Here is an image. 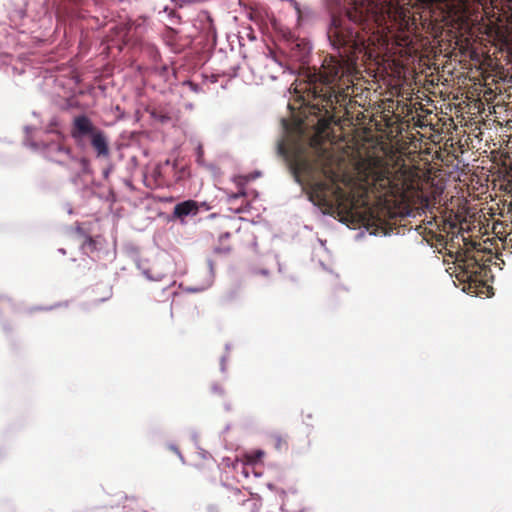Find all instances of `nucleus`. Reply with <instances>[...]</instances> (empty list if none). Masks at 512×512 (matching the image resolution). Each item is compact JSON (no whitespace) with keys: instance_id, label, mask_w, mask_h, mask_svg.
<instances>
[{"instance_id":"1","label":"nucleus","mask_w":512,"mask_h":512,"mask_svg":"<svg viewBox=\"0 0 512 512\" xmlns=\"http://www.w3.org/2000/svg\"><path fill=\"white\" fill-rule=\"evenodd\" d=\"M70 136L78 148L85 149L90 144L97 158L104 159L110 156L107 134L96 126L87 114L80 113L73 117Z\"/></svg>"},{"instance_id":"13","label":"nucleus","mask_w":512,"mask_h":512,"mask_svg":"<svg viewBox=\"0 0 512 512\" xmlns=\"http://www.w3.org/2000/svg\"><path fill=\"white\" fill-rule=\"evenodd\" d=\"M45 141H35L31 139L30 136H25V139L23 141V144L33 150L34 152H37L43 156V146Z\"/></svg>"},{"instance_id":"56","label":"nucleus","mask_w":512,"mask_h":512,"mask_svg":"<svg viewBox=\"0 0 512 512\" xmlns=\"http://www.w3.org/2000/svg\"><path fill=\"white\" fill-rule=\"evenodd\" d=\"M225 349H226V350H229V349H230V344H226V345H225Z\"/></svg>"},{"instance_id":"12","label":"nucleus","mask_w":512,"mask_h":512,"mask_svg":"<svg viewBox=\"0 0 512 512\" xmlns=\"http://www.w3.org/2000/svg\"><path fill=\"white\" fill-rule=\"evenodd\" d=\"M45 141H35L31 139L30 136H25V139L23 141V144L33 150L34 152H37L43 156V146Z\"/></svg>"},{"instance_id":"5","label":"nucleus","mask_w":512,"mask_h":512,"mask_svg":"<svg viewBox=\"0 0 512 512\" xmlns=\"http://www.w3.org/2000/svg\"><path fill=\"white\" fill-rule=\"evenodd\" d=\"M201 208L205 211L209 210L206 202H198L192 199L181 201L174 206L172 214L168 216V221L179 220L181 224H185V218L196 216Z\"/></svg>"},{"instance_id":"20","label":"nucleus","mask_w":512,"mask_h":512,"mask_svg":"<svg viewBox=\"0 0 512 512\" xmlns=\"http://www.w3.org/2000/svg\"><path fill=\"white\" fill-rule=\"evenodd\" d=\"M264 455L265 452L262 449H256L248 455V461L255 464L259 462L264 457Z\"/></svg>"},{"instance_id":"39","label":"nucleus","mask_w":512,"mask_h":512,"mask_svg":"<svg viewBox=\"0 0 512 512\" xmlns=\"http://www.w3.org/2000/svg\"><path fill=\"white\" fill-rule=\"evenodd\" d=\"M64 208L66 209L68 214L72 215L74 213L73 207L70 203H65Z\"/></svg>"},{"instance_id":"46","label":"nucleus","mask_w":512,"mask_h":512,"mask_svg":"<svg viewBox=\"0 0 512 512\" xmlns=\"http://www.w3.org/2000/svg\"><path fill=\"white\" fill-rule=\"evenodd\" d=\"M58 252L65 255L66 254V250L64 248H59L58 249Z\"/></svg>"},{"instance_id":"16","label":"nucleus","mask_w":512,"mask_h":512,"mask_svg":"<svg viewBox=\"0 0 512 512\" xmlns=\"http://www.w3.org/2000/svg\"><path fill=\"white\" fill-rule=\"evenodd\" d=\"M150 116L152 119L160 122L161 124H167L172 119L169 113L158 109H152L150 111Z\"/></svg>"},{"instance_id":"4","label":"nucleus","mask_w":512,"mask_h":512,"mask_svg":"<svg viewBox=\"0 0 512 512\" xmlns=\"http://www.w3.org/2000/svg\"><path fill=\"white\" fill-rule=\"evenodd\" d=\"M65 140H56L45 142L43 146V157L55 162L59 165H63V157L69 159H75V155L69 146L64 144Z\"/></svg>"},{"instance_id":"28","label":"nucleus","mask_w":512,"mask_h":512,"mask_svg":"<svg viewBox=\"0 0 512 512\" xmlns=\"http://www.w3.org/2000/svg\"><path fill=\"white\" fill-rule=\"evenodd\" d=\"M169 71H170V68L167 64H163L161 65L159 68H158V74L161 76V77H167L168 74H169Z\"/></svg>"},{"instance_id":"22","label":"nucleus","mask_w":512,"mask_h":512,"mask_svg":"<svg viewBox=\"0 0 512 512\" xmlns=\"http://www.w3.org/2000/svg\"><path fill=\"white\" fill-rule=\"evenodd\" d=\"M212 285H207V281L206 280H203L201 284H198V285H195V286H191V287H188L186 289V291L190 292V293H198V292H202L206 289H208L209 287H211Z\"/></svg>"},{"instance_id":"15","label":"nucleus","mask_w":512,"mask_h":512,"mask_svg":"<svg viewBox=\"0 0 512 512\" xmlns=\"http://www.w3.org/2000/svg\"><path fill=\"white\" fill-rule=\"evenodd\" d=\"M124 251L135 260L138 269H141L140 260L138 259L139 248L135 244L129 242L124 244Z\"/></svg>"},{"instance_id":"36","label":"nucleus","mask_w":512,"mask_h":512,"mask_svg":"<svg viewBox=\"0 0 512 512\" xmlns=\"http://www.w3.org/2000/svg\"><path fill=\"white\" fill-rule=\"evenodd\" d=\"M230 251V248L229 247H215L214 248V253H223V254H226V253H229Z\"/></svg>"},{"instance_id":"50","label":"nucleus","mask_w":512,"mask_h":512,"mask_svg":"<svg viewBox=\"0 0 512 512\" xmlns=\"http://www.w3.org/2000/svg\"><path fill=\"white\" fill-rule=\"evenodd\" d=\"M126 499H127V500H131V501H133V502H136V498H135L134 496H133V497H131V498H129V497H127V496H126Z\"/></svg>"},{"instance_id":"45","label":"nucleus","mask_w":512,"mask_h":512,"mask_svg":"<svg viewBox=\"0 0 512 512\" xmlns=\"http://www.w3.org/2000/svg\"><path fill=\"white\" fill-rule=\"evenodd\" d=\"M267 487H268V489H270V490H272V491H273L274 489H276L275 485H274V484H272V483H268V484H267Z\"/></svg>"},{"instance_id":"51","label":"nucleus","mask_w":512,"mask_h":512,"mask_svg":"<svg viewBox=\"0 0 512 512\" xmlns=\"http://www.w3.org/2000/svg\"><path fill=\"white\" fill-rule=\"evenodd\" d=\"M229 235H230V234H229L228 232H226V233H224L221 237L228 238V237H229Z\"/></svg>"},{"instance_id":"54","label":"nucleus","mask_w":512,"mask_h":512,"mask_svg":"<svg viewBox=\"0 0 512 512\" xmlns=\"http://www.w3.org/2000/svg\"><path fill=\"white\" fill-rule=\"evenodd\" d=\"M172 166H173V169H174V170H177V169H178V168H177V164H176V163H173V165H172Z\"/></svg>"},{"instance_id":"58","label":"nucleus","mask_w":512,"mask_h":512,"mask_svg":"<svg viewBox=\"0 0 512 512\" xmlns=\"http://www.w3.org/2000/svg\"><path fill=\"white\" fill-rule=\"evenodd\" d=\"M184 172H185V168H181L180 173L182 174Z\"/></svg>"},{"instance_id":"40","label":"nucleus","mask_w":512,"mask_h":512,"mask_svg":"<svg viewBox=\"0 0 512 512\" xmlns=\"http://www.w3.org/2000/svg\"><path fill=\"white\" fill-rule=\"evenodd\" d=\"M0 300L8 305H11V299L5 296H0Z\"/></svg>"},{"instance_id":"2","label":"nucleus","mask_w":512,"mask_h":512,"mask_svg":"<svg viewBox=\"0 0 512 512\" xmlns=\"http://www.w3.org/2000/svg\"><path fill=\"white\" fill-rule=\"evenodd\" d=\"M355 21L348 14L331 13L327 28V38L338 53L342 49H352L359 44V35L355 31Z\"/></svg>"},{"instance_id":"55","label":"nucleus","mask_w":512,"mask_h":512,"mask_svg":"<svg viewBox=\"0 0 512 512\" xmlns=\"http://www.w3.org/2000/svg\"><path fill=\"white\" fill-rule=\"evenodd\" d=\"M165 164H166V165H170V164H171L170 160H169V159H167V160L165 161Z\"/></svg>"},{"instance_id":"7","label":"nucleus","mask_w":512,"mask_h":512,"mask_svg":"<svg viewBox=\"0 0 512 512\" xmlns=\"http://www.w3.org/2000/svg\"><path fill=\"white\" fill-rule=\"evenodd\" d=\"M46 135H54L59 140H66L67 136L62 130V122L59 116H52L43 130Z\"/></svg>"},{"instance_id":"52","label":"nucleus","mask_w":512,"mask_h":512,"mask_svg":"<svg viewBox=\"0 0 512 512\" xmlns=\"http://www.w3.org/2000/svg\"><path fill=\"white\" fill-rule=\"evenodd\" d=\"M278 271L282 272V265L280 263H278Z\"/></svg>"},{"instance_id":"53","label":"nucleus","mask_w":512,"mask_h":512,"mask_svg":"<svg viewBox=\"0 0 512 512\" xmlns=\"http://www.w3.org/2000/svg\"><path fill=\"white\" fill-rule=\"evenodd\" d=\"M370 235L376 236L377 232L376 231H370Z\"/></svg>"},{"instance_id":"6","label":"nucleus","mask_w":512,"mask_h":512,"mask_svg":"<svg viewBox=\"0 0 512 512\" xmlns=\"http://www.w3.org/2000/svg\"><path fill=\"white\" fill-rule=\"evenodd\" d=\"M291 57L299 62H306L311 52V45L304 39H295L290 43Z\"/></svg>"},{"instance_id":"23","label":"nucleus","mask_w":512,"mask_h":512,"mask_svg":"<svg viewBox=\"0 0 512 512\" xmlns=\"http://www.w3.org/2000/svg\"><path fill=\"white\" fill-rule=\"evenodd\" d=\"M182 85L183 86H187L194 93H200L203 90V88H202V86L200 84L195 83V82H193L191 80H184L182 82Z\"/></svg>"},{"instance_id":"41","label":"nucleus","mask_w":512,"mask_h":512,"mask_svg":"<svg viewBox=\"0 0 512 512\" xmlns=\"http://www.w3.org/2000/svg\"><path fill=\"white\" fill-rule=\"evenodd\" d=\"M364 235H365V232L364 231H360L359 233L356 234L355 239L356 240H360V239H362L364 237Z\"/></svg>"},{"instance_id":"26","label":"nucleus","mask_w":512,"mask_h":512,"mask_svg":"<svg viewBox=\"0 0 512 512\" xmlns=\"http://www.w3.org/2000/svg\"><path fill=\"white\" fill-rule=\"evenodd\" d=\"M138 165V159L136 156H131L128 163H127V169L129 171H132L133 169H135Z\"/></svg>"},{"instance_id":"44","label":"nucleus","mask_w":512,"mask_h":512,"mask_svg":"<svg viewBox=\"0 0 512 512\" xmlns=\"http://www.w3.org/2000/svg\"><path fill=\"white\" fill-rule=\"evenodd\" d=\"M320 265H321V267H322L325 271H329V272H331V273H332V271H331V270H329V269H328V267H327L323 262H320Z\"/></svg>"},{"instance_id":"10","label":"nucleus","mask_w":512,"mask_h":512,"mask_svg":"<svg viewBox=\"0 0 512 512\" xmlns=\"http://www.w3.org/2000/svg\"><path fill=\"white\" fill-rule=\"evenodd\" d=\"M279 497L282 501L280 508L283 512H299L300 511L299 508H295L290 504L289 495L284 490L280 491Z\"/></svg>"},{"instance_id":"31","label":"nucleus","mask_w":512,"mask_h":512,"mask_svg":"<svg viewBox=\"0 0 512 512\" xmlns=\"http://www.w3.org/2000/svg\"><path fill=\"white\" fill-rule=\"evenodd\" d=\"M113 165L112 164H108L105 168H103L102 170V176L104 179H108L110 174L112 173L113 171Z\"/></svg>"},{"instance_id":"19","label":"nucleus","mask_w":512,"mask_h":512,"mask_svg":"<svg viewBox=\"0 0 512 512\" xmlns=\"http://www.w3.org/2000/svg\"><path fill=\"white\" fill-rule=\"evenodd\" d=\"M207 267H208V273L204 280L207 281V285H212L215 278V267H214V261L211 258H207L206 260Z\"/></svg>"},{"instance_id":"49","label":"nucleus","mask_w":512,"mask_h":512,"mask_svg":"<svg viewBox=\"0 0 512 512\" xmlns=\"http://www.w3.org/2000/svg\"><path fill=\"white\" fill-rule=\"evenodd\" d=\"M230 409H231L230 404H225V410L230 411Z\"/></svg>"},{"instance_id":"17","label":"nucleus","mask_w":512,"mask_h":512,"mask_svg":"<svg viewBox=\"0 0 512 512\" xmlns=\"http://www.w3.org/2000/svg\"><path fill=\"white\" fill-rule=\"evenodd\" d=\"M69 305V301H61V302H56L54 303L53 305H50V306H35V307H31L28 312L29 313H33V312H36V311H51V310H54V309H57V308H61V307H68Z\"/></svg>"},{"instance_id":"14","label":"nucleus","mask_w":512,"mask_h":512,"mask_svg":"<svg viewBox=\"0 0 512 512\" xmlns=\"http://www.w3.org/2000/svg\"><path fill=\"white\" fill-rule=\"evenodd\" d=\"M45 141H35L31 139L30 136H25V139L23 141V144L33 150L34 152H37L43 156V146Z\"/></svg>"},{"instance_id":"9","label":"nucleus","mask_w":512,"mask_h":512,"mask_svg":"<svg viewBox=\"0 0 512 512\" xmlns=\"http://www.w3.org/2000/svg\"><path fill=\"white\" fill-rule=\"evenodd\" d=\"M73 162H76L80 165V172L79 174L83 175H92L93 169L91 167V162L87 157H77L75 156V159H71Z\"/></svg>"},{"instance_id":"30","label":"nucleus","mask_w":512,"mask_h":512,"mask_svg":"<svg viewBox=\"0 0 512 512\" xmlns=\"http://www.w3.org/2000/svg\"><path fill=\"white\" fill-rule=\"evenodd\" d=\"M203 154H204V151H203L202 146L198 145V147L196 149V156H197V163L200 165L203 164Z\"/></svg>"},{"instance_id":"37","label":"nucleus","mask_w":512,"mask_h":512,"mask_svg":"<svg viewBox=\"0 0 512 512\" xmlns=\"http://www.w3.org/2000/svg\"><path fill=\"white\" fill-rule=\"evenodd\" d=\"M35 130H36V127H34V126H31V125L24 126L25 136H30V133Z\"/></svg>"},{"instance_id":"34","label":"nucleus","mask_w":512,"mask_h":512,"mask_svg":"<svg viewBox=\"0 0 512 512\" xmlns=\"http://www.w3.org/2000/svg\"><path fill=\"white\" fill-rule=\"evenodd\" d=\"M226 360H227V356L226 355H223L220 358V371L222 373H224L226 371Z\"/></svg>"},{"instance_id":"43","label":"nucleus","mask_w":512,"mask_h":512,"mask_svg":"<svg viewBox=\"0 0 512 512\" xmlns=\"http://www.w3.org/2000/svg\"><path fill=\"white\" fill-rule=\"evenodd\" d=\"M294 178H295V181H296L297 183H299L300 185H302V182H301L300 176H298V175L294 174Z\"/></svg>"},{"instance_id":"18","label":"nucleus","mask_w":512,"mask_h":512,"mask_svg":"<svg viewBox=\"0 0 512 512\" xmlns=\"http://www.w3.org/2000/svg\"><path fill=\"white\" fill-rule=\"evenodd\" d=\"M75 232L81 236V237H84L85 238V241H84V244L83 246H89L91 249H95V246H96V242L93 240V238L91 236H89L85 230L82 228V226L80 225V223H78L75 227Z\"/></svg>"},{"instance_id":"25","label":"nucleus","mask_w":512,"mask_h":512,"mask_svg":"<svg viewBox=\"0 0 512 512\" xmlns=\"http://www.w3.org/2000/svg\"><path fill=\"white\" fill-rule=\"evenodd\" d=\"M168 448L171 451H173L179 457V459L181 460L182 463H185L184 456L182 455V453L180 452L179 448L175 444H172V443L169 444Z\"/></svg>"},{"instance_id":"21","label":"nucleus","mask_w":512,"mask_h":512,"mask_svg":"<svg viewBox=\"0 0 512 512\" xmlns=\"http://www.w3.org/2000/svg\"><path fill=\"white\" fill-rule=\"evenodd\" d=\"M277 154L284 159L289 158V152L283 139L279 140L277 143Z\"/></svg>"},{"instance_id":"42","label":"nucleus","mask_w":512,"mask_h":512,"mask_svg":"<svg viewBox=\"0 0 512 512\" xmlns=\"http://www.w3.org/2000/svg\"><path fill=\"white\" fill-rule=\"evenodd\" d=\"M191 438L195 443H197L198 435L195 431L192 432Z\"/></svg>"},{"instance_id":"33","label":"nucleus","mask_w":512,"mask_h":512,"mask_svg":"<svg viewBox=\"0 0 512 512\" xmlns=\"http://www.w3.org/2000/svg\"><path fill=\"white\" fill-rule=\"evenodd\" d=\"M260 175H261L260 171H254L253 173H250L249 175L245 176V181L248 182V181L254 180L257 177H259Z\"/></svg>"},{"instance_id":"8","label":"nucleus","mask_w":512,"mask_h":512,"mask_svg":"<svg viewBox=\"0 0 512 512\" xmlns=\"http://www.w3.org/2000/svg\"><path fill=\"white\" fill-rule=\"evenodd\" d=\"M164 13L168 19V21L173 25H180L182 23V17L177 12L175 7L165 5L161 11H159V15Z\"/></svg>"},{"instance_id":"29","label":"nucleus","mask_w":512,"mask_h":512,"mask_svg":"<svg viewBox=\"0 0 512 512\" xmlns=\"http://www.w3.org/2000/svg\"><path fill=\"white\" fill-rule=\"evenodd\" d=\"M171 3L173 4V7H175V9H180V8H183L186 4L189 3V0H170Z\"/></svg>"},{"instance_id":"24","label":"nucleus","mask_w":512,"mask_h":512,"mask_svg":"<svg viewBox=\"0 0 512 512\" xmlns=\"http://www.w3.org/2000/svg\"><path fill=\"white\" fill-rule=\"evenodd\" d=\"M211 392L213 394H217V395H219L221 397L225 395L224 388L221 385L217 384V383H213L211 385Z\"/></svg>"},{"instance_id":"27","label":"nucleus","mask_w":512,"mask_h":512,"mask_svg":"<svg viewBox=\"0 0 512 512\" xmlns=\"http://www.w3.org/2000/svg\"><path fill=\"white\" fill-rule=\"evenodd\" d=\"M275 440V448L277 450H282L283 446L286 445V443L282 440L281 436L276 434L273 436Z\"/></svg>"},{"instance_id":"32","label":"nucleus","mask_w":512,"mask_h":512,"mask_svg":"<svg viewBox=\"0 0 512 512\" xmlns=\"http://www.w3.org/2000/svg\"><path fill=\"white\" fill-rule=\"evenodd\" d=\"M281 126L285 133H289L291 130V125L287 119H281Z\"/></svg>"},{"instance_id":"3","label":"nucleus","mask_w":512,"mask_h":512,"mask_svg":"<svg viewBox=\"0 0 512 512\" xmlns=\"http://www.w3.org/2000/svg\"><path fill=\"white\" fill-rule=\"evenodd\" d=\"M457 261L463 278L471 284L481 282L487 275L488 266L482 263L476 254L466 253Z\"/></svg>"},{"instance_id":"48","label":"nucleus","mask_w":512,"mask_h":512,"mask_svg":"<svg viewBox=\"0 0 512 512\" xmlns=\"http://www.w3.org/2000/svg\"><path fill=\"white\" fill-rule=\"evenodd\" d=\"M186 108L191 110L193 108V104L192 103L186 104Z\"/></svg>"},{"instance_id":"47","label":"nucleus","mask_w":512,"mask_h":512,"mask_svg":"<svg viewBox=\"0 0 512 512\" xmlns=\"http://www.w3.org/2000/svg\"><path fill=\"white\" fill-rule=\"evenodd\" d=\"M32 116L38 118L40 115L37 111H33Z\"/></svg>"},{"instance_id":"11","label":"nucleus","mask_w":512,"mask_h":512,"mask_svg":"<svg viewBox=\"0 0 512 512\" xmlns=\"http://www.w3.org/2000/svg\"><path fill=\"white\" fill-rule=\"evenodd\" d=\"M45 141H35L31 139L30 136H25V139L23 141V144L33 150L34 152H37L43 156V146Z\"/></svg>"},{"instance_id":"35","label":"nucleus","mask_w":512,"mask_h":512,"mask_svg":"<svg viewBox=\"0 0 512 512\" xmlns=\"http://www.w3.org/2000/svg\"><path fill=\"white\" fill-rule=\"evenodd\" d=\"M253 273L254 274H260L262 276H268L270 274L269 270L266 269V268L254 269Z\"/></svg>"},{"instance_id":"38","label":"nucleus","mask_w":512,"mask_h":512,"mask_svg":"<svg viewBox=\"0 0 512 512\" xmlns=\"http://www.w3.org/2000/svg\"><path fill=\"white\" fill-rule=\"evenodd\" d=\"M142 274L148 279V280H158V278H154L151 274H150V271L147 270V269H143L142 270Z\"/></svg>"},{"instance_id":"57","label":"nucleus","mask_w":512,"mask_h":512,"mask_svg":"<svg viewBox=\"0 0 512 512\" xmlns=\"http://www.w3.org/2000/svg\"><path fill=\"white\" fill-rule=\"evenodd\" d=\"M306 418H307V420H310V419L312 418V415H311V414H308V415L306 416Z\"/></svg>"}]
</instances>
